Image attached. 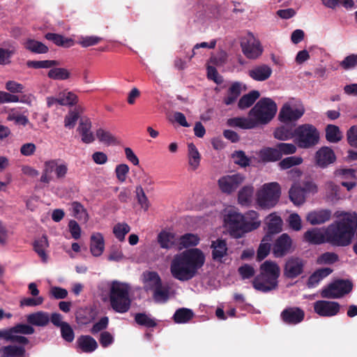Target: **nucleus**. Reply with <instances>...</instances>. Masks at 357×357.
<instances>
[{
	"label": "nucleus",
	"instance_id": "1",
	"mask_svg": "<svg viewBox=\"0 0 357 357\" xmlns=\"http://www.w3.org/2000/svg\"><path fill=\"white\" fill-rule=\"evenodd\" d=\"M205 263V256L198 248H192L176 255L170 265L173 278L185 282L192 279Z\"/></svg>",
	"mask_w": 357,
	"mask_h": 357
},
{
	"label": "nucleus",
	"instance_id": "2",
	"mask_svg": "<svg viewBox=\"0 0 357 357\" xmlns=\"http://www.w3.org/2000/svg\"><path fill=\"white\" fill-rule=\"evenodd\" d=\"M357 228V214L344 213L342 219L326 229V242L333 245L347 246L351 243Z\"/></svg>",
	"mask_w": 357,
	"mask_h": 357
},
{
	"label": "nucleus",
	"instance_id": "3",
	"mask_svg": "<svg viewBox=\"0 0 357 357\" xmlns=\"http://www.w3.org/2000/svg\"><path fill=\"white\" fill-rule=\"evenodd\" d=\"M259 269V274L252 280L253 287L264 293L275 289L280 273L279 266L275 261L266 260L260 265Z\"/></svg>",
	"mask_w": 357,
	"mask_h": 357
},
{
	"label": "nucleus",
	"instance_id": "4",
	"mask_svg": "<svg viewBox=\"0 0 357 357\" xmlns=\"http://www.w3.org/2000/svg\"><path fill=\"white\" fill-rule=\"evenodd\" d=\"M109 302L112 308L116 312H127L131 305L129 287L127 284L114 281L109 289Z\"/></svg>",
	"mask_w": 357,
	"mask_h": 357
},
{
	"label": "nucleus",
	"instance_id": "5",
	"mask_svg": "<svg viewBox=\"0 0 357 357\" xmlns=\"http://www.w3.org/2000/svg\"><path fill=\"white\" fill-rule=\"evenodd\" d=\"M276 103L269 98H261L250 110L248 116L252 117L257 126L268 124L277 112Z\"/></svg>",
	"mask_w": 357,
	"mask_h": 357
},
{
	"label": "nucleus",
	"instance_id": "6",
	"mask_svg": "<svg viewBox=\"0 0 357 357\" xmlns=\"http://www.w3.org/2000/svg\"><path fill=\"white\" fill-rule=\"evenodd\" d=\"M225 221L228 227L230 235L235 238H241L245 233L259 228L258 222H247L243 215L234 210L229 211Z\"/></svg>",
	"mask_w": 357,
	"mask_h": 357
},
{
	"label": "nucleus",
	"instance_id": "7",
	"mask_svg": "<svg viewBox=\"0 0 357 357\" xmlns=\"http://www.w3.org/2000/svg\"><path fill=\"white\" fill-rule=\"evenodd\" d=\"M281 195V188L278 183H265L257 193V202L262 208H271L278 202Z\"/></svg>",
	"mask_w": 357,
	"mask_h": 357
},
{
	"label": "nucleus",
	"instance_id": "8",
	"mask_svg": "<svg viewBox=\"0 0 357 357\" xmlns=\"http://www.w3.org/2000/svg\"><path fill=\"white\" fill-rule=\"evenodd\" d=\"M319 140V132L314 126L305 123L296 128L295 142L299 148H312Z\"/></svg>",
	"mask_w": 357,
	"mask_h": 357
},
{
	"label": "nucleus",
	"instance_id": "9",
	"mask_svg": "<svg viewBox=\"0 0 357 357\" xmlns=\"http://www.w3.org/2000/svg\"><path fill=\"white\" fill-rule=\"evenodd\" d=\"M146 280L150 282V289L153 292L154 300L156 302H167L169 299V289L162 287V280L158 273L150 271L147 273Z\"/></svg>",
	"mask_w": 357,
	"mask_h": 357
},
{
	"label": "nucleus",
	"instance_id": "10",
	"mask_svg": "<svg viewBox=\"0 0 357 357\" xmlns=\"http://www.w3.org/2000/svg\"><path fill=\"white\" fill-rule=\"evenodd\" d=\"M353 288V284L348 280H339L331 283L321 291V297L326 298H338L349 294Z\"/></svg>",
	"mask_w": 357,
	"mask_h": 357
},
{
	"label": "nucleus",
	"instance_id": "11",
	"mask_svg": "<svg viewBox=\"0 0 357 357\" xmlns=\"http://www.w3.org/2000/svg\"><path fill=\"white\" fill-rule=\"evenodd\" d=\"M245 176L240 173L221 176L218 185L222 193L231 195L245 181Z\"/></svg>",
	"mask_w": 357,
	"mask_h": 357
},
{
	"label": "nucleus",
	"instance_id": "12",
	"mask_svg": "<svg viewBox=\"0 0 357 357\" xmlns=\"http://www.w3.org/2000/svg\"><path fill=\"white\" fill-rule=\"evenodd\" d=\"M305 311L296 306L285 307L280 313L282 321L289 326H296L301 324L305 319Z\"/></svg>",
	"mask_w": 357,
	"mask_h": 357
},
{
	"label": "nucleus",
	"instance_id": "13",
	"mask_svg": "<svg viewBox=\"0 0 357 357\" xmlns=\"http://www.w3.org/2000/svg\"><path fill=\"white\" fill-rule=\"evenodd\" d=\"M305 261L298 257H289L284 266V275L289 279H294L303 272Z\"/></svg>",
	"mask_w": 357,
	"mask_h": 357
},
{
	"label": "nucleus",
	"instance_id": "14",
	"mask_svg": "<svg viewBox=\"0 0 357 357\" xmlns=\"http://www.w3.org/2000/svg\"><path fill=\"white\" fill-rule=\"evenodd\" d=\"M265 224L266 233L263 238V241H272L273 236L282 230V220L275 213H271L266 217Z\"/></svg>",
	"mask_w": 357,
	"mask_h": 357
},
{
	"label": "nucleus",
	"instance_id": "15",
	"mask_svg": "<svg viewBox=\"0 0 357 357\" xmlns=\"http://www.w3.org/2000/svg\"><path fill=\"white\" fill-rule=\"evenodd\" d=\"M292 252V239L286 233L281 234L273 246V254L277 258H281Z\"/></svg>",
	"mask_w": 357,
	"mask_h": 357
},
{
	"label": "nucleus",
	"instance_id": "16",
	"mask_svg": "<svg viewBox=\"0 0 357 357\" xmlns=\"http://www.w3.org/2000/svg\"><path fill=\"white\" fill-rule=\"evenodd\" d=\"M242 51L248 59H256L262 52L259 42L252 35H248L241 43Z\"/></svg>",
	"mask_w": 357,
	"mask_h": 357
},
{
	"label": "nucleus",
	"instance_id": "17",
	"mask_svg": "<svg viewBox=\"0 0 357 357\" xmlns=\"http://www.w3.org/2000/svg\"><path fill=\"white\" fill-rule=\"evenodd\" d=\"M340 305L337 302L318 301L314 303V311L321 317H333L340 311Z\"/></svg>",
	"mask_w": 357,
	"mask_h": 357
},
{
	"label": "nucleus",
	"instance_id": "18",
	"mask_svg": "<svg viewBox=\"0 0 357 357\" xmlns=\"http://www.w3.org/2000/svg\"><path fill=\"white\" fill-rule=\"evenodd\" d=\"M335 154L333 149L328 146H322L315 153L316 163L321 168L328 167L335 162Z\"/></svg>",
	"mask_w": 357,
	"mask_h": 357
},
{
	"label": "nucleus",
	"instance_id": "19",
	"mask_svg": "<svg viewBox=\"0 0 357 357\" xmlns=\"http://www.w3.org/2000/svg\"><path fill=\"white\" fill-rule=\"evenodd\" d=\"M303 108H292L289 105H284L280 111L279 120L282 123H289L299 119L303 114Z\"/></svg>",
	"mask_w": 357,
	"mask_h": 357
},
{
	"label": "nucleus",
	"instance_id": "20",
	"mask_svg": "<svg viewBox=\"0 0 357 357\" xmlns=\"http://www.w3.org/2000/svg\"><path fill=\"white\" fill-rule=\"evenodd\" d=\"M212 259L215 261L222 262L224 257L227 255V243L225 239L218 238L211 242Z\"/></svg>",
	"mask_w": 357,
	"mask_h": 357
},
{
	"label": "nucleus",
	"instance_id": "21",
	"mask_svg": "<svg viewBox=\"0 0 357 357\" xmlns=\"http://www.w3.org/2000/svg\"><path fill=\"white\" fill-rule=\"evenodd\" d=\"M295 124L284 123L283 125L275 128L273 136L278 140L287 141L293 138L295 139Z\"/></svg>",
	"mask_w": 357,
	"mask_h": 357
},
{
	"label": "nucleus",
	"instance_id": "22",
	"mask_svg": "<svg viewBox=\"0 0 357 357\" xmlns=\"http://www.w3.org/2000/svg\"><path fill=\"white\" fill-rule=\"evenodd\" d=\"M331 218V211L321 209L310 212L307 215V220L312 225L324 224Z\"/></svg>",
	"mask_w": 357,
	"mask_h": 357
},
{
	"label": "nucleus",
	"instance_id": "23",
	"mask_svg": "<svg viewBox=\"0 0 357 357\" xmlns=\"http://www.w3.org/2000/svg\"><path fill=\"white\" fill-rule=\"evenodd\" d=\"M271 74V68L266 64L257 66L248 71V75L251 78L259 82L268 79Z\"/></svg>",
	"mask_w": 357,
	"mask_h": 357
},
{
	"label": "nucleus",
	"instance_id": "24",
	"mask_svg": "<svg viewBox=\"0 0 357 357\" xmlns=\"http://www.w3.org/2000/svg\"><path fill=\"white\" fill-rule=\"evenodd\" d=\"M304 240L313 245H320L326 242V231L322 233L319 229L312 228L304 233Z\"/></svg>",
	"mask_w": 357,
	"mask_h": 357
},
{
	"label": "nucleus",
	"instance_id": "25",
	"mask_svg": "<svg viewBox=\"0 0 357 357\" xmlns=\"http://www.w3.org/2000/svg\"><path fill=\"white\" fill-rule=\"evenodd\" d=\"M105 250V240L100 232L94 233L91 236L90 250L94 257L100 256Z\"/></svg>",
	"mask_w": 357,
	"mask_h": 357
},
{
	"label": "nucleus",
	"instance_id": "26",
	"mask_svg": "<svg viewBox=\"0 0 357 357\" xmlns=\"http://www.w3.org/2000/svg\"><path fill=\"white\" fill-rule=\"evenodd\" d=\"M227 124L230 127H237L241 129H253L257 128L252 117H234L227 120Z\"/></svg>",
	"mask_w": 357,
	"mask_h": 357
},
{
	"label": "nucleus",
	"instance_id": "27",
	"mask_svg": "<svg viewBox=\"0 0 357 357\" xmlns=\"http://www.w3.org/2000/svg\"><path fill=\"white\" fill-rule=\"evenodd\" d=\"M28 324L36 326H46L50 322V314L47 312L38 311L26 317Z\"/></svg>",
	"mask_w": 357,
	"mask_h": 357
},
{
	"label": "nucleus",
	"instance_id": "28",
	"mask_svg": "<svg viewBox=\"0 0 357 357\" xmlns=\"http://www.w3.org/2000/svg\"><path fill=\"white\" fill-rule=\"evenodd\" d=\"M77 344L84 353H91L98 348L96 340L90 335H80L77 340Z\"/></svg>",
	"mask_w": 357,
	"mask_h": 357
},
{
	"label": "nucleus",
	"instance_id": "29",
	"mask_svg": "<svg viewBox=\"0 0 357 357\" xmlns=\"http://www.w3.org/2000/svg\"><path fill=\"white\" fill-rule=\"evenodd\" d=\"M91 123L89 119L81 120L77 131L82 137V141L85 144H90L94 142L95 137L91 132Z\"/></svg>",
	"mask_w": 357,
	"mask_h": 357
},
{
	"label": "nucleus",
	"instance_id": "30",
	"mask_svg": "<svg viewBox=\"0 0 357 357\" xmlns=\"http://www.w3.org/2000/svg\"><path fill=\"white\" fill-rule=\"evenodd\" d=\"M158 243L161 248L169 250L176 245L175 234L172 232L162 231L157 237Z\"/></svg>",
	"mask_w": 357,
	"mask_h": 357
},
{
	"label": "nucleus",
	"instance_id": "31",
	"mask_svg": "<svg viewBox=\"0 0 357 357\" xmlns=\"http://www.w3.org/2000/svg\"><path fill=\"white\" fill-rule=\"evenodd\" d=\"M17 333H12L7 329H0V339H3L6 342L13 343H18L22 344V346L28 344L29 340L27 337L22 335H18Z\"/></svg>",
	"mask_w": 357,
	"mask_h": 357
},
{
	"label": "nucleus",
	"instance_id": "32",
	"mask_svg": "<svg viewBox=\"0 0 357 357\" xmlns=\"http://www.w3.org/2000/svg\"><path fill=\"white\" fill-rule=\"evenodd\" d=\"M1 357H22L26 354L24 346L10 344L0 349Z\"/></svg>",
	"mask_w": 357,
	"mask_h": 357
},
{
	"label": "nucleus",
	"instance_id": "33",
	"mask_svg": "<svg viewBox=\"0 0 357 357\" xmlns=\"http://www.w3.org/2000/svg\"><path fill=\"white\" fill-rule=\"evenodd\" d=\"M290 200L297 206L303 204L305 199V194L302 190L301 184L295 183L291 187L289 191Z\"/></svg>",
	"mask_w": 357,
	"mask_h": 357
},
{
	"label": "nucleus",
	"instance_id": "34",
	"mask_svg": "<svg viewBox=\"0 0 357 357\" xmlns=\"http://www.w3.org/2000/svg\"><path fill=\"white\" fill-rule=\"evenodd\" d=\"M33 250L38 254L44 262L47 261V255L45 250L49 247V243L46 235H43L33 243Z\"/></svg>",
	"mask_w": 357,
	"mask_h": 357
},
{
	"label": "nucleus",
	"instance_id": "35",
	"mask_svg": "<svg viewBox=\"0 0 357 357\" xmlns=\"http://www.w3.org/2000/svg\"><path fill=\"white\" fill-rule=\"evenodd\" d=\"M241 93V84L235 82L229 86L227 91V96L224 98L223 102L226 105H231L234 103Z\"/></svg>",
	"mask_w": 357,
	"mask_h": 357
},
{
	"label": "nucleus",
	"instance_id": "36",
	"mask_svg": "<svg viewBox=\"0 0 357 357\" xmlns=\"http://www.w3.org/2000/svg\"><path fill=\"white\" fill-rule=\"evenodd\" d=\"M259 96L260 93L257 90L251 91L248 93L243 95L238 100V108L241 109H245L251 107Z\"/></svg>",
	"mask_w": 357,
	"mask_h": 357
},
{
	"label": "nucleus",
	"instance_id": "37",
	"mask_svg": "<svg viewBox=\"0 0 357 357\" xmlns=\"http://www.w3.org/2000/svg\"><path fill=\"white\" fill-rule=\"evenodd\" d=\"M45 38L48 40L52 41L57 46L63 47H70L74 44V41L71 38H65L63 36L58 33H47L45 34Z\"/></svg>",
	"mask_w": 357,
	"mask_h": 357
},
{
	"label": "nucleus",
	"instance_id": "38",
	"mask_svg": "<svg viewBox=\"0 0 357 357\" xmlns=\"http://www.w3.org/2000/svg\"><path fill=\"white\" fill-rule=\"evenodd\" d=\"M254 188L252 185L243 186L238 193V202L242 206H248L252 202Z\"/></svg>",
	"mask_w": 357,
	"mask_h": 357
},
{
	"label": "nucleus",
	"instance_id": "39",
	"mask_svg": "<svg viewBox=\"0 0 357 357\" xmlns=\"http://www.w3.org/2000/svg\"><path fill=\"white\" fill-rule=\"evenodd\" d=\"M188 152L189 165L195 170L199 166L201 155L193 143L188 145Z\"/></svg>",
	"mask_w": 357,
	"mask_h": 357
},
{
	"label": "nucleus",
	"instance_id": "40",
	"mask_svg": "<svg viewBox=\"0 0 357 357\" xmlns=\"http://www.w3.org/2000/svg\"><path fill=\"white\" fill-rule=\"evenodd\" d=\"M193 317L194 312L192 310L183 307L175 312L173 319L176 324H185L190 321Z\"/></svg>",
	"mask_w": 357,
	"mask_h": 357
},
{
	"label": "nucleus",
	"instance_id": "41",
	"mask_svg": "<svg viewBox=\"0 0 357 357\" xmlns=\"http://www.w3.org/2000/svg\"><path fill=\"white\" fill-rule=\"evenodd\" d=\"M326 139L330 143H337L342 139L340 128L335 125L329 124L326 127Z\"/></svg>",
	"mask_w": 357,
	"mask_h": 357
},
{
	"label": "nucleus",
	"instance_id": "42",
	"mask_svg": "<svg viewBox=\"0 0 357 357\" xmlns=\"http://www.w3.org/2000/svg\"><path fill=\"white\" fill-rule=\"evenodd\" d=\"M96 135L100 142L107 146L112 144L116 145L119 143L117 138L114 135H112L109 131L105 130L102 128L97 129Z\"/></svg>",
	"mask_w": 357,
	"mask_h": 357
},
{
	"label": "nucleus",
	"instance_id": "43",
	"mask_svg": "<svg viewBox=\"0 0 357 357\" xmlns=\"http://www.w3.org/2000/svg\"><path fill=\"white\" fill-rule=\"evenodd\" d=\"M24 47L36 54H45L49 50L45 44L33 39H28L24 43Z\"/></svg>",
	"mask_w": 357,
	"mask_h": 357
},
{
	"label": "nucleus",
	"instance_id": "44",
	"mask_svg": "<svg viewBox=\"0 0 357 357\" xmlns=\"http://www.w3.org/2000/svg\"><path fill=\"white\" fill-rule=\"evenodd\" d=\"M199 240L197 234L187 233L179 237L178 243L181 248H188L197 245L199 243Z\"/></svg>",
	"mask_w": 357,
	"mask_h": 357
},
{
	"label": "nucleus",
	"instance_id": "45",
	"mask_svg": "<svg viewBox=\"0 0 357 357\" xmlns=\"http://www.w3.org/2000/svg\"><path fill=\"white\" fill-rule=\"evenodd\" d=\"M261 158L265 162L280 160L282 157L277 145L275 148H266L261 151Z\"/></svg>",
	"mask_w": 357,
	"mask_h": 357
},
{
	"label": "nucleus",
	"instance_id": "46",
	"mask_svg": "<svg viewBox=\"0 0 357 357\" xmlns=\"http://www.w3.org/2000/svg\"><path fill=\"white\" fill-rule=\"evenodd\" d=\"M130 229L128 223L118 222L114 226L112 231L116 238L120 242H123L125 241L126 235L130 231Z\"/></svg>",
	"mask_w": 357,
	"mask_h": 357
},
{
	"label": "nucleus",
	"instance_id": "47",
	"mask_svg": "<svg viewBox=\"0 0 357 357\" xmlns=\"http://www.w3.org/2000/svg\"><path fill=\"white\" fill-rule=\"evenodd\" d=\"M82 112V109L80 106L70 110L68 114L66 115L64 119V126L68 128H73L79 118V114Z\"/></svg>",
	"mask_w": 357,
	"mask_h": 357
},
{
	"label": "nucleus",
	"instance_id": "48",
	"mask_svg": "<svg viewBox=\"0 0 357 357\" xmlns=\"http://www.w3.org/2000/svg\"><path fill=\"white\" fill-rule=\"evenodd\" d=\"M60 97V105L62 106H73L77 103L78 97L72 91H68L66 90L59 93Z\"/></svg>",
	"mask_w": 357,
	"mask_h": 357
},
{
	"label": "nucleus",
	"instance_id": "49",
	"mask_svg": "<svg viewBox=\"0 0 357 357\" xmlns=\"http://www.w3.org/2000/svg\"><path fill=\"white\" fill-rule=\"evenodd\" d=\"M59 61L56 60H43V61H26L28 68L39 69V68H50L54 66H59Z\"/></svg>",
	"mask_w": 357,
	"mask_h": 357
},
{
	"label": "nucleus",
	"instance_id": "50",
	"mask_svg": "<svg viewBox=\"0 0 357 357\" xmlns=\"http://www.w3.org/2000/svg\"><path fill=\"white\" fill-rule=\"evenodd\" d=\"M49 78L55 80H65L70 77V72L63 68H54L49 70L47 73Z\"/></svg>",
	"mask_w": 357,
	"mask_h": 357
},
{
	"label": "nucleus",
	"instance_id": "51",
	"mask_svg": "<svg viewBox=\"0 0 357 357\" xmlns=\"http://www.w3.org/2000/svg\"><path fill=\"white\" fill-rule=\"evenodd\" d=\"M135 321L137 324L147 328H153L157 325L156 321L145 313H137Z\"/></svg>",
	"mask_w": 357,
	"mask_h": 357
},
{
	"label": "nucleus",
	"instance_id": "52",
	"mask_svg": "<svg viewBox=\"0 0 357 357\" xmlns=\"http://www.w3.org/2000/svg\"><path fill=\"white\" fill-rule=\"evenodd\" d=\"M72 208H73V215L77 219H79V220L83 219L85 221L88 220L89 215H88L87 211L81 203H79L78 202H73L72 203Z\"/></svg>",
	"mask_w": 357,
	"mask_h": 357
},
{
	"label": "nucleus",
	"instance_id": "53",
	"mask_svg": "<svg viewBox=\"0 0 357 357\" xmlns=\"http://www.w3.org/2000/svg\"><path fill=\"white\" fill-rule=\"evenodd\" d=\"M12 333H17L22 335H32L35 332L34 328L26 324H17L13 327L6 328Z\"/></svg>",
	"mask_w": 357,
	"mask_h": 357
},
{
	"label": "nucleus",
	"instance_id": "54",
	"mask_svg": "<svg viewBox=\"0 0 357 357\" xmlns=\"http://www.w3.org/2000/svg\"><path fill=\"white\" fill-rule=\"evenodd\" d=\"M334 174L337 177H340L344 180L353 181L356 180V170L350 168L337 169Z\"/></svg>",
	"mask_w": 357,
	"mask_h": 357
},
{
	"label": "nucleus",
	"instance_id": "55",
	"mask_svg": "<svg viewBox=\"0 0 357 357\" xmlns=\"http://www.w3.org/2000/svg\"><path fill=\"white\" fill-rule=\"evenodd\" d=\"M339 259L338 255L335 252H326L321 254L317 259V264H333Z\"/></svg>",
	"mask_w": 357,
	"mask_h": 357
},
{
	"label": "nucleus",
	"instance_id": "56",
	"mask_svg": "<svg viewBox=\"0 0 357 357\" xmlns=\"http://www.w3.org/2000/svg\"><path fill=\"white\" fill-rule=\"evenodd\" d=\"M303 162V158L298 156H290L280 160L279 166L282 169H287L296 165H299Z\"/></svg>",
	"mask_w": 357,
	"mask_h": 357
},
{
	"label": "nucleus",
	"instance_id": "57",
	"mask_svg": "<svg viewBox=\"0 0 357 357\" xmlns=\"http://www.w3.org/2000/svg\"><path fill=\"white\" fill-rule=\"evenodd\" d=\"M321 1L325 6L332 9L340 5L346 8H351L354 6L353 0H321Z\"/></svg>",
	"mask_w": 357,
	"mask_h": 357
},
{
	"label": "nucleus",
	"instance_id": "58",
	"mask_svg": "<svg viewBox=\"0 0 357 357\" xmlns=\"http://www.w3.org/2000/svg\"><path fill=\"white\" fill-rule=\"evenodd\" d=\"M102 40V38L96 36H81L79 38L78 44H79L82 47H88L90 46H93L98 44Z\"/></svg>",
	"mask_w": 357,
	"mask_h": 357
},
{
	"label": "nucleus",
	"instance_id": "59",
	"mask_svg": "<svg viewBox=\"0 0 357 357\" xmlns=\"http://www.w3.org/2000/svg\"><path fill=\"white\" fill-rule=\"evenodd\" d=\"M135 192L138 204L141 206L142 208L147 211L149 208V202L142 187L141 185L137 186Z\"/></svg>",
	"mask_w": 357,
	"mask_h": 357
},
{
	"label": "nucleus",
	"instance_id": "60",
	"mask_svg": "<svg viewBox=\"0 0 357 357\" xmlns=\"http://www.w3.org/2000/svg\"><path fill=\"white\" fill-rule=\"evenodd\" d=\"M232 158L236 164L242 167H245L250 165V159L246 156L243 151H236L232 153Z\"/></svg>",
	"mask_w": 357,
	"mask_h": 357
},
{
	"label": "nucleus",
	"instance_id": "61",
	"mask_svg": "<svg viewBox=\"0 0 357 357\" xmlns=\"http://www.w3.org/2000/svg\"><path fill=\"white\" fill-rule=\"evenodd\" d=\"M270 241H261L257 251V260L261 261L264 259L270 253Z\"/></svg>",
	"mask_w": 357,
	"mask_h": 357
},
{
	"label": "nucleus",
	"instance_id": "62",
	"mask_svg": "<svg viewBox=\"0 0 357 357\" xmlns=\"http://www.w3.org/2000/svg\"><path fill=\"white\" fill-rule=\"evenodd\" d=\"M61 329V335L67 342H72L75 339V333L68 323L64 324Z\"/></svg>",
	"mask_w": 357,
	"mask_h": 357
},
{
	"label": "nucleus",
	"instance_id": "63",
	"mask_svg": "<svg viewBox=\"0 0 357 357\" xmlns=\"http://www.w3.org/2000/svg\"><path fill=\"white\" fill-rule=\"evenodd\" d=\"M238 272L243 280L250 279L255 274V268L248 264L241 266L238 268Z\"/></svg>",
	"mask_w": 357,
	"mask_h": 357
},
{
	"label": "nucleus",
	"instance_id": "64",
	"mask_svg": "<svg viewBox=\"0 0 357 357\" xmlns=\"http://www.w3.org/2000/svg\"><path fill=\"white\" fill-rule=\"evenodd\" d=\"M348 144L354 148H357V126H352L347 132Z\"/></svg>",
	"mask_w": 357,
	"mask_h": 357
}]
</instances>
